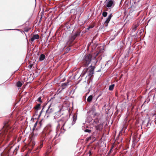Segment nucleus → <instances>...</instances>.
<instances>
[{
    "label": "nucleus",
    "instance_id": "f257e3e1",
    "mask_svg": "<svg viewBox=\"0 0 156 156\" xmlns=\"http://www.w3.org/2000/svg\"><path fill=\"white\" fill-rule=\"evenodd\" d=\"M10 124L11 122L9 120H6L4 122V126L2 130L0 131V143L4 140L6 142L9 141L10 136L8 133V131L11 128Z\"/></svg>",
    "mask_w": 156,
    "mask_h": 156
},
{
    "label": "nucleus",
    "instance_id": "9b49d317",
    "mask_svg": "<svg viewBox=\"0 0 156 156\" xmlns=\"http://www.w3.org/2000/svg\"><path fill=\"white\" fill-rule=\"evenodd\" d=\"M69 83V82H67L66 83H65L62 84L61 87H62V89H63L65 88L68 85V83Z\"/></svg>",
    "mask_w": 156,
    "mask_h": 156
},
{
    "label": "nucleus",
    "instance_id": "f3484780",
    "mask_svg": "<svg viewBox=\"0 0 156 156\" xmlns=\"http://www.w3.org/2000/svg\"><path fill=\"white\" fill-rule=\"evenodd\" d=\"M16 86L18 87H20L22 85V83L20 81H19L16 83Z\"/></svg>",
    "mask_w": 156,
    "mask_h": 156
},
{
    "label": "nucleus",
    "instance_id": "c9c22d12",
    "mask_svg": "<svg viewBox=\"0 0 156 156\" xmlns=\"http://www.w3.org/2000/svg\"><path fill=\"white\" fill-rule=\"evenodd\" d=\"M64 125H65V123L63 125L62 127H63L64 126Z\"/></svg>",
    "mask_w": 156,
    "mask_h": 156
},
{
    "label": "nucleus",
    "instance_id": "ddd939ff",
    "mask_svg": "<svg viewBox=\"0 0 156 156\" xmlns=\"http://www.w3.org/2000/svg\"><path fill=\"white\" fill-rule=\"evenodd\" d=\"M95 127L96 130L99 131L101 130L102 129L101 126L100 124L95 126Z\"/></svg>",
    "mask_w": 156,
    "mask_h": 156
},
{
    "label": "nucleus",
    "instance_id": "f704fd0d",
    "mask_svg": "<svg viewBox=\"0 0 156 156\" xmlns=\"http://www.w3.org/2000/svg\"><path fill=\"white\" fill-rule=\"evenodd\" d=\"M144 122L143 121V122H142V124H143L144 123Z\"/></svg>",
    "mask_w": 156,
    "mask_h": 156
},
{
    "label": "nucleus",
    "instance_id": "dca6fc26",
    "mask_svg": "<svg viewBox=\"0 0 156 156\" xmlns=\"http://www.w3.org/2000/svg\"><path fill=\"white\" fill-rule=\"evenodd\" d=\"M115 87V84H112L110 85L109 87V90H112Z\"/></svg>",
    "mask_w": 156,
    "mask_h": 156
},
{
    "label": "nucleus",
    "instance_id": "423d86ee",
    "mask_svg": "<svg viewBox=\"0 0 156 156\" xmlns=\"http://www.w3.org/2000/svg\"><path fill=\"white\" fill-rule=\"evenodd\" d=\"M55 109L53 106H51L50 105L48 107V109L46 110V112L45 115L48 117L49 115L54 112Z\"/></svg>",
    "mask_w": 156,
    "mask_h": 156
},
{
    "label": "nucleus",
    "instance_id": "2f4dec72",
    "mask_svg": "<svg viewBox=\"0 0 156 156\" xmlns=\"http://www.w3.org/2000/svg\"><path fill=\"white\" fill-rule=\"evenodd\" d=\"M70 50V48H68L67 51H69Z\"/></svg>",
    "mask_w": 156,
    "mask_h": 156
},
{
    "label": "nucleus",
    "instance_id": "cd10ccee",
    "mask_svg": "<svg viewBox=\"0 0 156 156\" xmlns=\"http://www.w3.org/2000/svg\"><path fill=\"white\" fill-rule=\"evenodd\" d=\"M43 108L42 109V110H41V112H40V116L41 115V113L43 112Z\"/></svg>",
    "mask_w": 156,
    "mask_h": 156
},
{
    "label": "nucleus",
    "instance_id": "e433bc0d",
    "mask_svg": "<svg viewBox=\"0 0 156 156\" xmlns=\"http://www.w3.org/2000/svg\"><path fill=\"white\" fill-rule=\"evenodd\" d=\"M12 130V129H11L10 130H9V132H10V131Z\"/></svg>",
    "mask_w": 156,
    "mask_h": 156
},
{
    "label": "nucleus",
    "instance_id": "5701e85b",
    "mask_svg": "<svg viewBox=\"0 0 156 156\" xmlns=\"http://www.w3.org/2000/svg\"><path fill=\"white\" fill-rule=\"evenodd\" d=\"M30 30V28H25L24 29V31L25 32H27Z\"/></svg>",
    "mask_w": 156,
    "mask_h": 156
},
{
    "label": "nucleus",
    "instance_id": "c756f323",
    "mask_svg": "<svg viewBox=\"0 0 156 156\" xmlns=\"http://www.w3.org/2000/svg\"><path fill=\"white\" fill-rule=\"evenodd\" d=\"M136 26H135L134 27V29L135 30H136Z\"/></svg>",
    "mask_w": 156,
    "mask_h": 156
},
{
    "label": "nucleus",
    "instance_id": "72a5a7b5",
    "mask_svg": "<svg viewBox=\"0 0 156 156\" xmlns=\"http://www.w3.org/2000/svg\"><path fill=\"white\" fill-rule=\"evenodd\" d=\"M51 101V99H50V100L49 101H48V102H50V101Z\"/></svg>",
    "mask_w": 156,
    "mask_h": 156
},
{
    "label": "nucleus",
    "instance_id": "f8f14e48",
    "mask_svg": "<svg viewBox=\"0 0 156 156\" xmlns=\"http://www.w3.org/2000/svg\"><path fill=\"white\" fill-rule=\"evenodd\" d=\"M40 106L41 104H38L34 108L36 110V111L41 109V108Z\"/></svg>",
    "mask_w": 156,
    "mask_h": 156
},
{
    "label": "nucleus",
    "instance_id": "9d476101",
    "mask_svg": "<svg viewBox=\"0 0 156 156\" xmlns=\"http://www.w3.org/2000/svg\"><path fill=\"white\" fill-rule=\"evenodd\" d=\"M46 129H47L46 131V133L48 134H50L52 132V130L51 129L50 126H48L46 128Z\"/></svg>",
    "mask_w": 156,
    "mask_h": 156
},
{
    "label": "nucleus",
    "instance_id": "4c0bfd02",
    "mask_svg": "<svg viewBox=\"0 0 156 156\" xmlns=\"http://www.w3.org/2000/svg\"><path fill=\"white\" fill-rule=\"evenodd\" d=\"M59 123H58V126H59Z\"/></svg>",
    "mask_w": 156,
    "mask_h": 156
},
{
    "label": "nucleus",
    "instance_id": "a878e982",
    "mask_svg": "<svg viewBox=\"0 0 156 156\" xmlns=\"http://www.w3.org/2000/svg\"><path fill=\"white\" fill-rule=\"evenodd\" d=\"M93 27V26H90L87 29L89 30L90 28H92Z\"/></svg>",
    "mask_w": 156,
    "mask_h": 156
},
{
    "label": "nucleus",
    "instance_id": "0eeeda50",
    "mask_svg": "<svg viewBox=\"0 0 156 156\" xmlns=\"http://www.w3.org/2000/svg\"><path fill=\"white\" fill-rule=\"evenodd\" d=\"M112 14L111 13L108 16L106 20L105 21L104 23V25L105 26L107 27L108 25V24L110 21L112 17Z\"/></svg>",
    "mask_w": 156,
    "mask_h": 156
},
{
    "label": "nucleus",
    "instance_id": "20e7f679",
    "mask_svg": "<svg viewBox=\"0 0 156 156\" xmlns=\"http://www.w3.org/2000/svg\"><path fill=\"white\" fill-rule=\"evenodd\" d=\"M94 68V66H93L92 64H91L89 68L84 69L83 70V72L84 74H85L87 72L88 76L91 77L93 76Z\"/></svg>",
    "mask_w": 156,
    "mask_h": 156
},
{
    "label": "nucleus",
    "instance_id": "7ed1b4c3",
    "mask_svg": "<svg viewBox=\"0 0 156 156\" xmlns=\"http://www.w3.org/2000/svg\"><path fill=\"white\" fill-rule=\"evenodd\" d=\"M81 31L80 29H78L74 34H72L69 37V40L67 43V44L69 46H71L73 41L77 36L80 35Z\"/></svg>",
    "mask_w": 156,
    "mask_h": 156
},
{
    "label": "nucleus",
    "instance_id": "473e14b6",
    "mask_svg": "<svg viewBox=\"0 0 156 156\" xmlns=\"http://www.w3.org/2000/svg\"><path fill=\"white\" fill-rule=\"evenodd\" d=\"M97 62H98V61L96 60L95 64H96Z\"/></svg>",
    "mask_w": 156,
    "mask_h": 156
},
{
    "label": "nucleus",
    "instance_id": "7c9ffc66",
    "mask_svg": "<svg viewBox=\"0 0 156 156\" xmlns=\"http://www.w3.org/2000/svg\"><path fill=\"white\" fill-rule=\"evenodd\" d=\"M42 18V17L41 16V18H40V19L39 22H40L41 21V20Z\"/></svg>",
    "mask_w": 156,
    "mask_h": 156
},
{
    "label": "nucleus",
    "instance_id": "2eb2a0df",
    "mask_svg": "<svg viewBox=\"0 0 156 156\" xmlns=\"http://www.w3.org/2000/svg\"><path fill=\"white\" fill-rule=\"evenodd\" d=\"M92 98H93V96L92 95H90L88 97V98L87 99V101L88 102H91L92 99Z\"/></svg>",
    "mask_w": 156,
    "mask_h": 156
},
{
    "label": "nucleus",
    "instance_id": "58836bf2",
    "mask_svg": "<svg viewBox=\"0 0 156 156\" xmlns=\"http://www.w3.org/2000/svg\"><path fill=\"white\" fill-rule=\"evenodd\" d=\"M148 123L147 124V126H148Z\"/></svg>",
    "mask_w": 156,
    "mask_h": 156
},
{
    "label": "nucleus",
    "instance_id": "412c9836",
    "mask_svg": "<svg viewBox=\"0 0 156 156\" xmlns=\"http://www.w3.org/2000/svg\"><path fill=\"white\" fill-rule=\"evenodd\" d=\"M38 121L37 120L36 122H35V123L34 125V127H33V129H34L37 126V123H38Z\"/></svg>",
    "mask_w": 156,
    "mask_h": 156
},
{
    "label": "nucleus",
    "instance_id": "ea45409f",
    "mask_svg": "<svg viewBox=\"0 0 156 156\" xmlns=\"http://www.w3.org/2000/svg\"><path fill=\"white\" fill-rule=\"evenodd\" d=\"M127 96H128V94H127Z\"/></svg>",
    "mask_w": 156,
    "mask_h": 156
},
{
    "label": "nucleus",
    "instance_id": "aec40b11",
    "mask_svg": "<svg viewBox=\"0 0 156 156\" xmlns=\"http://www.w3.org/2000/svg\"><path fill=\"white\" fill-rule=\"evenodd\" d=\"M107 12H102V16L104 17H105L107 16Z\"/></svg>",
    "mask_w": 156,
    "mask_h": 156
},
{
    "label": "nucleus",
    "instance_id": "a211bd4d",
    "mask_svg": "<svg viewBox=\"0 0 156 156\" xmlns=\"http://www.w3.org/2000/svg\"><path fill=\"white\" fill-rule=\"evenodd\" d=\"M42 120H41L38 124V126L39 128H40L42 125Z\"/></svg>",
    "mask_w": 156,
    "mask_h": 156
},
{
    "label": "nucleus",
    "instance_id": "393cba45",
    "mask_svg": "<svg viewBox=\"0 0 156 156\" xmlns=\"http://www.w3.org/2000/svg\"><path fill=\"white\" fill-rule=\"evenodd\" d=\"M113 146H112V147L110 149V151L108 152V154H109L111 153L112 150V148H113Z\"/></svg>",
    "mask_w": 156,
    "mask_h": 156
},
{
    "label": "nucleus",
    "instance_id": "f03ea898",
    "mask_svg": "<svg viewBox=\"0 0 156 156\" xmlns=\"http://www.w3.org/2000/svg\"><path fill=\"white\" fill-rule=\"evenodd\" d=\"M103 48L100 50L97 53L95 56H92L90 54H87L84 55L83 58L81 62V65L83 67H87L91 62L92 60L95 59L96 57L100 53L103 52Z\"/></svg>",
    "mask_w": 156,
    "mask_h": 156
},
{
    "label": "nucleus",
    "instance_id": "4be33fe9",
    "mask_svg": "<svg viewBox=\"0 0 156 156\" xmlns=\"http://www.w3.org/2000/svg\"><path fill=\"white\" fill-rule=\"evenodd\" d=\"M84 131L86 132H88L89 133H90L91 132V130L90 129H86Z\"/></svg>",
    "mask_w": 156,
    "mask_h": 156
},
{
    "label": "nucleus",
    "instance_id": "6ab92c4d",
    "mask_svg": "<svg viewBox=\"0 0 156 156\" xmlns=\"http://www.w3.org/2000/svg\"><path fill=\"white\" fill-rule=\"evenodd\" d=\"M41 97H40L38 98L37 99V101L38 102H39L40 103H42L43 102L42 100L41 99Z\"/></svg>",
    "mask_w": 156,
    "mask_h": 156
},
{
    "label": "nucleus",
    "instance_id": "c85d7f7f",
    "mask_svg": "<svg viewBox=\"0 0 156 156\" xmlns=\"http://www.w3.org/2000/svg\"><path fill=\"white\" fill-rule=\"evenodd\" d=\"M43 146V144H41L40 145V147H39V148H41V147H42Z\"/></svg>",
    "mask_w": 156,
    "mask_h": 156
},
{
    "label": "nucleus",
    "instance_id": "1a4fd4ad",
    "mask_svg": "<svg viewBox=\"0 0 156 156\" xmlns=\"http://www.w3.org/2000/svg\"><path fill=\"white\" fill-rule=\"evenodd\" d=\"M39 35L38 34H34L30 40L31 41H33L34 40L39 39Z\"/></svg>",
    "mask_w": 156,
    "mask_h": 156
},
{
    "label": "nucleus",
    "instance_id": "4468645a",
    "mask_svg": "<svg viewBox=\"0 0 156 156\" xmlns=\"http://www.w3.org/2000/svg\"><path fill=\"white\" fill-rule=\"evenodd\" d=\"M45 58V55L44 54L41 55L39 57V60L40 61L43 60Z\"/></svg>",
    "mask_w": 156,
    "mask_h": 156
},
{
    "label": "nucleus",
    "instance_id": "bb28decb",
    "mask_svg": "<svg viewBox=\"0 0 156 156\" xmlns=\"http://www.w3.org/2000/svg\"><path fill=\"white\" fill-rule=\"evenodd\" d=\"M33 66V65L32 64H30L29 66V67L30 68V69H31Z\"/></svg>",
    "mask_w": 156,
    "mask_h": 156
},
{
    "label": "nucleus",
    "instance_id": "b1692460",
    "mask_svg": "<svg viewBox=\"0 0 156 156\" xmlns=\"http://www.w3.org/2000/svg\"><path fill=\"white\" fill-rule=\"evenodd\" d=\"M89 154V156H91L92 154V152L91 150H90L88 152Z\"/></svg>",
    "mask_w": 156,
    "mask_h": 156
},
{
    "label": "nucleus",
    "instance_id": "39448f33",
    "mask_svg": "<svg viewBox=\"0 0 156 156\" xmlns=\"http://www.w3.org/2000/svg\"><path fill=\"white\" fill-rule=\"evenodd\" d=\"M115 4V2L113 0H107L105 3V6L108 8H112Z\"/></svg>",
    "mask_w": 156,
    "mask_h": 156
},
{
    "label": "nucleus",
    "instance_id": "6e6552de",
    "mask_svg": "<svg viewBox=\"0 0 156 156\" xmlns=\"http://www.w3.org/2000/svg\"><path fill=\"white\" fill-rule=\"evenodd\" d=\"M136 13V10H133V11H131V10L130 12H129V14L131 16H132L133 17H136L138 16L139 14V13L138 12L136 14H135Z\"/></svg>",
    "mask_w": 156,
    "mask_h": 156
}]
</instances>
